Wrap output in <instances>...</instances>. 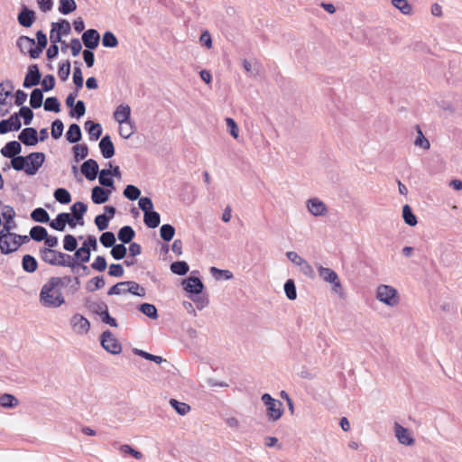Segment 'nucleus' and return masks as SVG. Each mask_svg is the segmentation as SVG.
<instances>
[{"mask_svg": "<svg viewBox=\"0 0 462 462\" xmlns=\"http://www.w3.org/2000/svg\"><path fill=\"white\" fill-rule=\"evenodd\" d=\"M78 246L77 239L72 235H66L63 239V247L66 251L72 252Z\"/></svg>", "mask_w": 462, "mask_h": 462, "instance_id": "57", "label": "nucleus"}, {"mask_svg": "<svg viewBox=\"0 0 462 462\" xmlns=\"http://www.w3.org/2000/svg\"><path fill=\"white\" fill-rule=\"evenodd\" d=\"M37 45L35 46L33 52L32 53V59H37L40 57L43 49L48 44V39L46 34L42 31L36 32Z\"/></svg>", "mask_w": 462, "mask_h": 462, "instance_id": "20", "label": "nucleus"}, {"mask_svg": "<svg viewBox=\"0 0 462 462\" xmlns=\"http://www.w3.org/2000/svg\"><path fill=\"white\" fill-rule=\"evenodd\" d=\"M416 130H417L418 135L414 141V144L416 146L423 148L424 150H429L430 143L429 140L423 135V133H422L420 125H416Z\"/></svg>", "mask_w": 462, "mask_h": 462, "instance_id": "46", "label": "nucleus"}, {"mask_svg": "<svg viewBox=\"0 0 462 462\" xmlns=\"http://www.w3.org/2000/svg\"><path fill=\"white\" fill-rule=\"evenodd\" d=\"M102 44L106 48H115L118 45V40L112 32H106L102 37Z\"/></svg>", "mask_w": 462, "mask_h": 462, "instance_id": "39", "label": "nucleus"}, {"mask_svg": "<svg viewBox=\"0 0 462 462\" xmlns=\"http://www.w3.org/2000/svg\"><path fill=\"white\" fill-rule=\"evenodd\" d=\"M42 74L37 64H32L28 67L23 86L25 88L37 86L41 82Z\"/></svg>", "mask_w": 462, "mask_h": 462, "instance_id": "10", "label": "nucleus"}, {"mask_svg": "<svg viewBox=\"0 0 462 462\" xmlns=\"http://www.w3.org/2000/svg\"><path fill=\"white\" fill-rule=\"evenodd\" d=\"M126 291L129 293H132L136 296L144 297L145 296V289L140 286L137 282L133 281L126 282Z\"/></svg>", "mask_w": 462, "mask_h": 462, "instance_id": "38", "label": "nucleus"}, {"mask_svg": "<svg viewBox=\"0 0 462 462\" xmlns=\"http://www.w3.org/2000/svg\"><path fill=\"white\" fill-rule=\"evenodd\" d=\"M67 140L69 143H77L81 139V131L78 125L72 124L69 127V130L66 133Z\"/></svg>", "mask_w": 462, "mask_h": 462, "instance_id": "32", "label": "nucleus"}, {"mask_svg": "<svg viewBox=\"0 0 462 462\" xmlns=\"http://www.w3.org/2000/svg\"><path fill=\"white\" fill-rule=\"evenodd\" d=\"M134 236V229L129 226H125L122 228H120L118 232V239L123 242L124 244H127L131 242V240Z\"/></svg>", "mask_w": 462, "mask_h": 462, "instance_id": "33", "label": "nucleus"}, {"mask_svg": "<svg viewBox=\"0 0 462 462\" xmlns=\"http://www.w3.org/2000/svg\"><path fill=\"white\" fill-rule=\"evenodd\" d=\"M261 399L266 406V415L269 420H278L283 414L282 403L273 399L269 393H263Z\"/></svg>", "mask_w": 462, "mask_h": 462, "instance_id": "4", "label": "nucleus"}, {"mask_svg": "<svg viewBox=\"0 0 462 462\" xmlns=\"http://www.w3.org/2000/svg\"><path fill=\"white\" fill-rule=\"evenodd\" d=\"M22 146L17 141L7 143L2 149L1 153L4 157L12 158L21 152Z\"/></svg>", "mask_w": 462, "mask_h": 462, "instance_id": "19", "label": "nucleus"}, {"mask_svg": "<svg viewBox=\"0 0 462 462\" xmlns=\"http://www.w3.org/2000/svg\"><path fill=\"white\" fill-rule=\"evenodd\" d=\"M43 102V91L40 88H34L30 97V106L33 109L40 108Z\"/></svg>", "mask_w": 462, "mask_h": 462, "instance_id": "30", "label": "nucleus"}, {"mask_svg": "<svg viewBox=\"0 0 462 462\" xmlns=\"http://www.w3.org/2000/svg\"><path fill=\"white\" fill-rule=\"evenodd\" d=\"M101 345L106 351L114 355L119 354L122 349L121 344L109 330L103 332Z\"/></svg>", "mask_w": 462, "mask_h": 462, "instance_id": "9", "label": "nucleus"}, {"mask_svg": "<svg viewBox=\"0 0 462 462\" xmlns=\"http://www.w3.org/2000/svg\"><path fill=\"white\" fill-rule=\"evenodd\" d=\"M140 189L134 185H127L124 190V195L130 200H135L140 197Z\"/></svg>", "mask_w": 462, "mask_h": 462, "instance_id": "55", "label": "nucleus"}, {"mask_svg": "<svg viewBox=\"0 0 462 462\" xmlns=\"http://www.w3.org/2000/svg\"><path fill=\"white\" fill-rule=\"evenodd\" d=\"M170 403L171 407L174 408L175 411L180 415H185L190 411V406L189 404L178 402L175 399H171Z\"/></svg>", "mask_w": 462, "mask_h": 462, "instance_id": "51", "label": "nucleus"}, {"mask_svg": "<svg viewBox=\"0 0 462 462\" xmlns=\"http://www.w3.org/2000/svg\"><path fill=\"white\" fill-rule=\"evenodd\" d=\"M55 86V78L53 75L49 74L46 75L43 79L42 80V91H50Z\"/></svg>", "mask_w": 462, "mask_h": 462, "instance_id": "63", "label": "nucleus"}, {"mask_svg": "<svg viewBox=\"0 0 462 462\" xmlns=\"http://www.w3.org/2000/svg\"><path fill=\"white\" fill-rule=\"evenodd\" d=\"M376 298L389 306H395L399 301L397 291L389 285H380L377 288Z\"/></svg>", "mask_w": 462, "mask_h": 462, "instance_id": "6", "label": "nucleus"}, {"mask_svg": "<svg viewBox=\"0 0 462 462\" xmlns=\"http://www.w3.org/2000/svg\"><path fill=\"white\" fill-rule=\"evenodd\" d=\"M51 27L57 29L63 36L69 35L71 32L70 23L65 19H61L57 23H51Z\"/></svg>", "mask_w": 462, "mask_h": 462, "instance_id": "42", "label": "nucleus"}, {"mask_svg": "<svg viewBox=\"0 0 462 462\" xmlns=\"http://www.w3.org/2000/svg\"><path fill=\"white\" fill-rule=\"evenodd\" d=\"M308 208L314 216H322L327 212L325 204L318 199H311L308 201Z\"/></svg>", "mask_w": 462, "mask_h": 462, "instance_id": "24", "label": "nucleus"}, {"mask_svg": "<svg viewBox=\"0 0 462 462\" xmlns=\"http://www.w3.org/2000/svg\"><path fill=\"white\" fill-rule=\"evenodd\" d=\"M160 234L164 241H171L174 236L175 229L171 225L165 224L161 226Z\"/></svg>", "mask_w": 462, "mask_h": 462, "instance_id": "48", "label": "nucleus"}, {"mask_svg": "<svg viewBox=\"0 0 462 462\" xmlns=\"http://www.w3.org/2000/svg\"><path fill=\"white\" fill-rule=\"evenodd\" d=\"M69 221V213H60L56 218L50 222V226L57 231H64Z\"/></svg>", "mask_w": 462, "mask_h": 462, "instance_id": "28", "label": "nucleus"}, {"mask_svg": "<svg viewBox=\"0 0 462 462\" xmlns=\"http://www.w3.org/2000/svg\"><path fill=\"white\" fill-rule=\"evenodd\" d=\"M126 251V247L123 244H119L113 246L111 254L116 260H121L125 256Z\"/></svg>", "mask_w": 462, "mask_h": 462, "instance_id": "61", "label": "nucleus"}, {"mask_svg": "<svg viewBox=\"0 0 462 462\" xmlns=\"http://www.w3.org/2000/svg\"><path fill=\"white\" fill-rule=\"evenodd\" d=\"M116 242L115 235L112 232H105L100 236V243L105 247H111Z\"/></svg>", "mask_w": 462, "mask_h": 462, "instance_id": "64", "label": "nucleus"}, {"mask_svg": "<svg viewBox=\"0 0 462 462\" xmlns=\"http://www.w3.org/2000/svg\"><path fill=\"white\" fill-rule=\"evenodd\" d=\"M73 83L75 84L77 91L80 90L83 88L84 79L82 76V71L79 67H75L73 71Z\"/></svg>", "mask_w": 462, "mask_h": 462, "instance_id": "56", "label": "nucleus"}, {"mask_svg": "<svg viewBox=\"0 0 462 462\" xmlns=\"http://www.w3.org/2000/svg\"><path fill=\"white\" fill-rule=\"evenodd\" d=\"M70 74V62L67 60L59 67L58 76L62 81H66Z\"/></svg>", "mask_w": 462, "mask_h": 462, "instance_id": "62", "label": "nucleus"}, {"mask_svg": "<svg viewBox=\"0 0 462 462\" xmlns=\"http://www.w3.org/2000/svg\"><path fill=\"white\" fill-rule=\"evenodd\" d=\"M44 110L47 112L59 113L60 110V104L57 97H47L43 104Z\"/></svg>", "mask_w": 462, "mask_h": 462, "instance_id": "35", "label": "nucleus"}, {"mask_svg": "<svg viewBox=\"0 0 462 462\" xmlns=\"http://www.w3.org/2000/svg\"><path fill=\"white\" fill-rule=\"evenodd\" d=\"M105 286V280L103 276H97L92 278L87 282L86 289L88 291L93 292Z\"/></svg>", "mask_w": 462, "mask_h": 462, "instance_id": "36", "label": "nucleus"}, {"mask_svg": "<svg viewBox=\"0 0 462 462\" xmlns=\"http://www.w3.org/2000/svg\"><path fill=\"white\" fill-rule=\"evenodd\" d=\"M100 306H101L100 317H101L102 321L110 325L111 327H117L116 320L114 318H112L108 313L107 306L106 305H100Z\"/></svg>", "mask_w": 462, "mask_h": 462, "instance_id": "53", "label": "nucleus"}, {"mask_svg": "<svg viewBox=\"0 0 462 462\" xmlns=\"http://www.w3.org/2000/svg\"><path fill=\"white\" fill-rule=\"evenodd\" d=\"M10 230L11 226L7 224H4V226L0 231V250L3 254L14 252L20 245L16 238L10 233Z\"/></svg>", "mask_w": 462, "mask_h": 462, "instance_id": "5", "label": "nucleus"}, {"mask_svg": "<svg viewBox=\"0 0 462 462\" xmlns=\"http://www.w3.org/2000/svg\"><path fill=\"white\" fill-rule=\"evenodd\" d=\"M171 271L179 275H184L189 272V265L185 262H174L171 264Z\"/></svg>", "mask_w": 462, "mask_h": 462, "instance_id": "52", "label": "nucleus"}, {"mask_svg": "<svg viewBox=\"0 0 462 462\" xmlns=\"http://www.w3.org/2000/svg\"><path fill=\"white\" fill-rule=\"evenodd\" d=\"M109 194V190L97 186L92 189L91 199L95 204H103L108 200Z\"/></svg>", "mask_w": 462, "mask_h": 462, "instance_id": "23", "label": "nucleus"}, {"mask_svg": "<svg viewBox=\"0 0 462 462\" xmlns=\"http://www.w3.org/2000/svg\"><path fill=\"white\" fill-rule=\"evenodd\" d=\"M45 161V155L43 152H32L26 156V174L34 175L42 166Z\"/></svg>", "mask_w": 462, "mask_h": 462, "instance_id": "7", "label": "nucleus"}, {"mask_svg": "<svg viewBox=\"0 0 462 462\" xmlns=\"http://www.w3.org/2000/svg\"><path fill=\"white\" fill-rule=\"evenodd\" d=\"M318 272H319V277L323 281L332 284V289L334 291L338 292L339 291H341L342 285H341L339 278L335 271H333L330 268L319 266Z\"/></svg>", "mask_w": 462, "mask_h": 462, "instance_id": "8", "label": "nucleus"}, {"mask_svg": "<svg viewBox=\"0 0 462 462\" xmlns=\"http://www.w3.org/2000/svg\"><path fill=\"white\" fill-rule=\"evenodd\" d=\"M14 88L12 80L6 79L0 83V116H6L10 113L13 105L11 99L8 100V98H12Z\"/></svg>", "mask_w": 462, "mask_h": 462, "instance_id": "3", "label": "nucleus"}, {"mask_svg": "<svg viewBox=\"0 0 462 462\" xmlns=\"http://www.w3.org/2000/svg\"><path fill=\"white\" fill-rule=\"evenodd\" d=\"M35 40L28 36H20L16 41V45L23 54H29L32 58V53L35 48Z\"/></svg>", "mask_w": 462, "mask_h": 462, "instance_id": "16", "label": "nucleus"}, {"mask_svg": "<svg viewBox=\"0 0 462 462\" xmlns=\"http://www.w3.org/2000/svg\"><path fill=\"white\" fill-rule=\"evenodd\" d=\"M99 148L104 158L109 159L115 154V148L109 136H105L99 143Z\"/></svg>", "mask_w": 462, "mask_h": 462, "instance_id": "22", "label": "nucleus"}, {"mask_svg": "<svg viewBox=\"0 0 462 462\" xmlns=\"http://www.w3.org/2000/svg\"><path fill=\"white\" fill-rule=\"evenodd\" d=\"M119 124V134L124 138H129L135 131L134 122L132 117H122L117 120Z\"/></svg>", "mask_w": 462, "mask_h": 462, "instance_id": "14", "label": "nucleus"}, {"mask_svg": "<svg viewBox=\"0 0 462 462\" xmlns=\"http://www.w3.org/2000/svg\"><path fill=\"white\" fill-rule=\"evenodd\" d=\"M139 310L151 319H156L158 318L157 309L153 304L143 303L139 306Z\"/></svg>", "mask_w": 462, "mask_h": 462, "instance_id": "44", "label": "nucleus"}, {"mask_svg": "<svg viewBox=\"0 0 462 462\" xmlns=\"http://www.w3.org/2000/svg\"><path fill=\"white\" fill-rule=\"evenodd\" d=\"M110 176H111V170L103 169L99 173V178H98L99 183L103 186L113 187L114 180Z\"/></svg>", "mask_w": 462, "mask_h": 462, "instance_id": "47", "label": "nucleus"}, {"mask_svg": "<svg viewBox=\"0 0 462 462\" xmlns=\"http://www.w3.org/2000/svg\"><path fill=\"white\" fill-rule=\"evenodd\" d=\"M184 290L190 292L199 294L202 291L203 283L197 277H190L187 281L183 282Z\"/></svg>", "mask_w": 462, "mask_h": 462, "instance_id": "21", "label": "nucleus"}, {"mask_svg": "<svg viewBox=\"0 0 462 462\" xmlns=\"http://www.w3.org/2000/svg\"><path fill=\"white\" fill-rule=\"evenodd\" d=\"M47 233L45 227L41 226H35L30 230L31 237L37 242L44 240L47 236Z\"/></svg>", "mask_w": 462, "mask_h": 462, "instance_id": "41", "label": "nucleus"}, {"mask_svg": "<svg viewBox=\"0 0 462 462\" xmlns=\"http://www.w3.org/2000/svg\"><path fill=\"white\" fill-rule=\"evenodd\" d=\"M22 265L23 269L27 273H34L38 268L36 259L30 254H25L23 257Z\"/></svg>", "mask_w": 462, "mask_h": 462, "instance_id": "31", "label": "nucleus"}, {"mask_svg": "<svg viewBox=\"0 0 462 462\" xmlns=\"http://www.w3.org/2000/svg\"><path fill=\"white\" fill-rule=\"evenodd\" d=\"M31 217L34 221L40 222V223H47L50 220V217H49L48 212L45 209L42 208H35L32 212Z\"/></svg>", "mask_w": 462, "mask_h": 462, "instance_id": "40", "label": "nucleus"}, {"mask_svg": "<svg viewBox=\"0 0 462 462\" xmlns=\"http://www.w3.org/2000/svg\"><path fill=\"white\" fill-rule=\"evenodd\" d=\"M19 140L25 145L33 146L38 143L37 132L34 128H24L19 134Z\"/></svg>", "mask_w": 462, "mask_h": 462, "instance_id": "17", "label": "nucleus"}, {"mask_svg": "<svg viewBox=\"0 0 462 462\" xmlns=\"http://www.w3.org/2000/svg\"><path fill=\"white\" fill-rule=\"evenodd\" d=\"M54 198L61 204H69L71 201L69 192L63 188H59L54 191Z\"/></svg>", "mask_w": 462, "mask_h": 462, "instance_id": "43", "label": "nucleus"}, {"mask_svg": "<svg viewBox=\"0 0 462 462\" xmlns=\"http://www.w3.org/2000/svg\"><path fill=\"white\" fill-rule=\"evenodd\" d=\"M77 9L75 0H60L59 12L62 14H69Z\"/></svg>", "mask_w": 462, "mask_h": 462, "instance_id": "34", "label": "nucleus"}, {"mask_svg": "<svg viewBox=\"0 0 462 462\" xmlns=\"http://www.w3.org/2000/svg\"><path fill=\"white\" fill-rule=\"evenodd\" d=\"M22 126L20 117H9L0 122V134H6L11 131H18Z\"/></svg>", "mask_w": 462, "mask_h": 462, "instance_id": "18", "label": "nucleus"}, {"mask_svg": "<svg viewBox=\"0 0 462 462\" xmlns=\"http://www.w3.org/2000/svg\"><path fill=\"white\" fill-rule=\"evenodd\" d=\"M36 19L35 12L29 9L27 6L23 5L18 14L17 20L20 25L29 28L32 25Z\"/></svg>", "mask_w": 462, "mask_h": 462, "instance_id": "13", "label": "nucleus"}, {"mask_svg": "<svg viewBox=\"0 0 462 462\" xmlns=\"http://www.w3.org/2000/svg\"><path fill=\"white\" fill-rule=\"evenodd\" d=\"M71 212L76 220L79 221V225L82 226L84 224L83 222V216L87 212L88 207L83 202H76L71 206Z\"/></svg>", "mask_w": 462, "mask_h": 462, "instance_id": "25", "label": "nucleus"}, {"mask_svg": "<svg viewBox=\"0 0 462 462\" xmlns=\"http://www.w3.org/2000/svg\"><path fill=\"white\" fill-rule=\"evenodd\" d=\"M392 5L403 14H410L411 13L412 7L407 0H392Z\"/></svg>", "mask_w": 462, "mask_h": 462, "instance_id": "49", "label": "nucleus"}, {"mask_svg": "<svg viewBox=\"0 0 462 462\" xmlns=\"http://www.w3.org/2000/svg\"><path fill=\"white\" fill-rule=\"evenodd\" d=\"M284 291L289 300H295L297 297L296 287L292 280H288L284 284Z\"/></svg>", "mask_w": 462, "mask_h": 462, "instance_id": "60", "label": "nucleus"}, {"mask_svg": "<svg viewBox=\"0 0 462 462\" xmlns=\"http://www.w3.org/2000/svg\"><path fill=\"white\" fill-rule=\"evenodd\" d=\"M144 224L150 228H155L160 225L161 217L158 212H146L143 216Z\"/></svg>", "mask_w": 462, "mask_h": 462, "instance_id": "29", "label": "nucleus"}, {"mask_svg": "<svg viewBox=\"0 0 462 462\" xmlns=\"http://www.w3.org/2000/svg\"><path fill=\"white\" fill-rule=\"evenodd\" d=\"M40 255L43 262L51 265L69 266L72 268L75 266V263L73 261H67L70 260L71 257L69 255L61 252H57L53 249L42 248L40 250Z\"/></svg>", "mask_w": 462, "mask_h": 462, "instance_id": "2", "label": "nucleus"}, {"mask_svg": "<svg viewBox=\"0 0 462 462\" xmlns=\"http://www.w3.org/2000/svg\"><path fill=\"white\" fill-rule=\"evenodd\" d=\"M127 293L126 291V282H120L112 286L108 291V295H121Z\"/></svg>", "mask_w": 462, "mask_h": 462, "instance_id": "59", "label": "nucleus"}, {"mask_svg": "<svg viewBox=\"0 0 462 462\" xmlns=\"http://www.w3.org/2000/svg\"><path fill=\"white\" fill-rule=\"evenodd\" d=\"M11 159V165L15 171L23 170L26 172V157L14 156Z\"/></svg>", "mask_w": 462, "mask_h": 462, "instance_id": "54", "label": "nucleus"}, {"mask_svg": "<svg viewBox=\"0 0 462 462\" xmlns=\"http://www.w3.org/2000/svg\"><path fill=\"white\" fill-rule=\"evenodd\" d=\"M73 330L78 334H87L90 328V323L80 314H75L71 319Z\"/></svg>", "mask_w": 462, "mask_h": 462, "instance_id": "12", "label": "nucleus"}, {"mask_svg": "<svg viewBox=\"0 0 462 462\" xmlns=\"http://www.w3.org/2000/svg\"><path fill=\"white\" fill-rule=\"evenodd\" d=\"M75 257L82 263H88L90 259V248L87 247V245H82V246L76 251Z\"/></svg>", "mask_w": 462, "mask_h": 462, "instance_id": "50", "label": "nucleus"}, {"mask_svg": "<svg viewBox=\"0 0 462 462\" xmlns=\"http://www.w3.org/2000/svg\"><path fill=\"white\" fill-rule=\"evenodd\" d=\"M69 286L72 293L77 292L80 287L79 277L72 276H52L42 286L39 294L40 304L47 309H57L65 304V296L62 288Z\"/></svg>", "mask_w": 462, "mask_h": 462, "instance_id": "1", "label": "nucleus"}, {"mask_svg": "<svg viewBox=\"0 0 462 462\" xmlns=\"http://www.w3.org/2000/svg\"><path fill=\"white\" fill-rule=\"evenodd\" d=\"M81 40L87 49L95 50L99 44L100 35L96 29H88L82 33Z\"/></svg>", "mask_w": 462, "mask_h": 462, "instance_id": "11", "label": "nucleus"}, {"mask_svg": "<svg viewBox=\"0 0 462 462\" xmlns=\"http://www.w3.org/2000/svg\"><path fill=\"white\" fill-rule=\"evenodd\" d=\"M395 435L402 444L412 445L414 443V439L410 436L408 430L399 424L395 425Z\"/></svg>", "mask_w": 462, "mask_h": 462, "instance_id": "26", "label": "nucleus"}, {"mask_svg": "<svg viewBox=\"0 0 462 462\" xmlns=\"http://www.w3.org/2000/svg\"><path fill=\"white\" fill-rule=\"evenodd\" d=\"M0 405L5 408H14L18 405V400L12 394L4 393L0 395Z\"/></svg>", "mask_w": 462, "mask_h": 462, "instance_id": "45", "label": "nucleus"}, {"mask_svg": "<svg viewBox=\"0 0 462 462\" xmlns=\"http://www.w3.org/2000/svg\"><path fill=\"white\" fill-rule=\"evenodd\" d=\"M82 174L89 180H93L97 178L98 173V164L93 159H88L83 162L81 166Z\"/></svg>", "mask_w": 462, "mask_h": 462, "instance_id": "15", "label": "nucleus"}, {"mask_svg": "<svg viewBox=\"0 0 462 462\" xmlns=\"http://www.w3.org/2000/svg\"><path fill=\"white\" fill-rule=\"evenodd\" d=\"M402 217L404 219V222L411 226H414L417 224V217L413 214V212L409 205L403 206Z\"/></svg>", "mask_w": 462, "mask_h": 462, "instance_id": "37", "label": "nucleus"}, {"mask_svg": "<svg viewBox=\"0 0 462 462\" xmlns=\"http://www.w3.org/2000/svg\"><path fill=\"white\" fill-rule=\"evenodd\" d=\"M73 152L77 161L85 159L88 154V149L86 144H76L73 147Z\"/></svg>", "mask_w": 462, "mask_h": 462, "instance_id": "58", "label": "nucleus"}, {"mask_svg": "<svg viewBox=\"0 0 462 462\" xmlns=\"http://www.w3.org/2000/svg\"><path fill=\"white\" fill-rule=\"evenodd\" d=\"M85 129L89 134V138L93 141L97 140L102 134V127L99 124L93 121H87L85 123Z\"/></svg>", "mask_w": 462, "mask_h": 462, "instance_id": "27", "label": "nucleus"}]
</instances>
